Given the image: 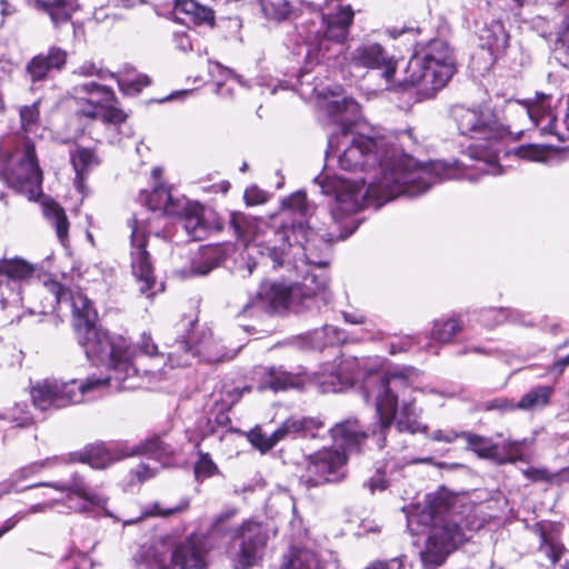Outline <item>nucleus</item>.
I'll list each match as a JSON object with an SVG mask.
<instances>
[{"label": "nucleus", "mask_w": 569, "mask_h": 569, "mask_svg": "<svg viewBox=\"0 0 569 569\" xmlns=\"http://www.w3.org/2000/svg\"><path fill=\"white\" fill-rule=\"evenodd\" d=\"M237 536L241 543L237 552L231 556L234 569H248L261 558L267 536L258 522L247 521L238 530Z\"/></svg>", "instance_id": "20"}, {"label": "nucleus", "mask_w": 569, "mask_h": 569, "mask_svg": "<svg viewBox=\"0 0 569 569\" xmlns=\"http://www.w3.org/2000/svg\"><path fill=\"white\" fill-rule=\"evenodd\" d=\"M211 249H204L201 252L202 262L197 263L193 262L191 266V272L192 274L197 276H204L209 273L213 268L218 266V260L213 257Z\"/></svg>", "instance_id": "56"}, {"label": "nucleus", "mask_w": 569, "mask_h": 569, "mask_svg": "<svg viewBox=\"0 0 569 569\" xmlns=\"http://www.w3.org/2000/svg\"><path fill=\"white\" fill-rule=\"evenodd\" d=\"M345 339L343 333L333 326H323L310 333V343L313 349H322L338 345Z\"/></svg>", "instance_id": "41"}, {"label": "nucleus", "mask_w": 569, "mask_h": 569, "mask_svg": "<svg viewBox=\"0 0 569 569\" xmlns=\"http://www.w3.org/2000/svg\"><path fill=\"white\" fill-rule=\"evenodd\" d=\"M406 557H396L388 561H377L368 566L366 569H406Z\"/></svg>", "instance_id": "62"}, {"label": "nucleus", "mask_w": 569, "mask_h": 569, "mask_svg": "<svg viewBox=\"0 0 569 569\" xmlns=\"http://www.w3.org/2000/svg\"><path fill=\"white\" fill-rule=\"evenodd\" d=\"M230 223L233 227L234 232L237 233V236L239 238H242L243 240H248V241H253L257 243L258 247L263 246V242L259 240L258 234H253L252 237H250L248 234L249 231L247 229H244L243 226L246 224L249 227L251 222H249L243 214L232 213Z\"/></svg>", "instance_id": "50"}, {"label": "nucleus", "mask_w": 569, "mask_h": 569, "mask_svg": "<svg viewBox=\"0 0 569 569\" xmlns=\"http://www.w3.org/2000/svg\"><path fill=\"white\" fill-rule=\"evenodd\" d=\"M333 99L323 103L328 114L338 122L337 131L328 139L326 158L337 159L339 168L345 171H361L355 180L338 176H318L315 183L322 194L333 196L332 219L340 214L357 212L366 197L379 201H390L399 196L418 197L427 192L435 183L457 179L462 176L472 178L460 168V162L449 164L443 161L422 163L403 151L405 147L417 144L411 129L397 136L401 150L395 148L386 137L365 134L352 122L360 112L358 102L330 91ZM475 164L461 162L463 168H475L480 173L498 176L502 168L497 161L496 152H478L470 149Z\"/></svg>", "instance_id": "1"}, {"label": "nucleus", "mask_w": 569, "mask_h": 569, "mask_svg": "<svg viewBox=\"0 0 569 569\" xmlns=\"http://www.w3.org/2000/svg\"><path fill=\"white\" fill-rule=\"evenodd\" d=\"M533 532L539 537V551H541L553 566L559 569H569L568 550L565 548L559 537V529L552 522H537Z\"/></svg>", "instance_id": "23"}, {"label": "nucleus", "mask_w": 569, "mask_h": 569, "mask_svg": "<svg viewBox=\"0 0 569 569\" xmlns=\"http://www.w3.org/2000/svg\"><path fill=\"white\" fill-rule=\"evenodd\" d=\"M526 478L532 481H556V475L551 476L549 475L547 469L541 468H528L522 471Z\"/></svg>", "instance_id": "60"}, {"label": "nucleus", "mask_w": 569, "mask_h": 569, "mask_svg": "<svg viewBox=\"0 0 569 569\" xmlns=\"http://www.w3.org/2000/svg\"><path fill=\"white\" fill-rule=\"evenodd\" d=\"M42 212L48 222L54 228L59 241L66 246L70 223L64 209L54 200L47 199L42 202Z\"/></svg>", "instance_id": "31"}, {"label": "nucleus", "mask_w": 569, "mask_h": 569, "mask_svg": "<svg viewBox=\"0 0 569 569\" xmlns=\"http://www.w3.org/2000/svg\"><path fill=\"white\" fill-rule=\"evenodd\" d=\"M219 471L217 465L207 452L198 451V460L194 463V475L197 480L207 479Z\"/></svg>", "instance_id": "47"}, {"label": "nucleus", "mask_w": 569, "mask_h": 569, "mask_svg": "<svg viewBox=\"0 0 569 569\" xmlns=\"http://www.w3.org/2000/svg\"><path fill=\"white\" fill-rule=\"evenodd\" d=\"M419 376L412 367L367 370L365 360L341 357L322 365L315 381L322 392H339L361 381L363 399L376 407L372 432L379 435V445L385 447L393 423L399 432L418 433L428 429L419 421L420 412L410 397Z\"/></svg>", "instance_id": "2"}, {"label": "nucleus", "mask_w": 569, "mask_h": 569, "mask_svg": "<svg viewBox=\"0 0 569 569\" xmlns=\"http://www.w3.org/2000/svg\"><path fill=\"white\" fill-rule=\"evenodd\" d=\"M131 270L136 281L139 283V291L147 298H151L158 291L157 280L149 252L147 251L148 236L146 230L138 224L136 219L131 221Z\"/></svg>", "instance_id": "18"}, {"label": "nucleus", "mask_w": 569, "mask_h": 569, "mask_svg": "<svg viewBox=\"0 0 569 569\" xmlns=\"http://www.w3.org/2000/svg\"><path fill=\"white\" fill-rule=\"evenodd\" d=\"M461 438L467 441V449L478 457L497 461L498 446L491 439L471 432L462 431Z\"/></svg>", "instance_id": "38"}, {"label": "nucleus", "mask_w": 569, "mask_h": 569, "mask_svg": "<svg viewBox=\"0 0 569 569\" xmlns=\"http://www.w3.org/2000/svg\"><path fill=\"white\" fill-rule=\"evenodd\" d=\"M144 452L152 456L154 459L162 462V465H167L169 458L177 452V448L167 443L164 439L160 437H156L149 440L144 445Z\"/></svg>", "instance_id": "45"}, {"label": "nucleus", "mask_w": 569, "mask_h": 569, "mask_svg": "<svg viewBox=\"0 0 569 569\" xmlns=\"http://www.w3.org/2000/svg\"><path fill=\"white\" fill-rule=\"evenodd\" d=\"M171 556V545L163 539H158L140 546L133 555V560L136 569H170Z\"/></svg>", "instance_id": "24"}, {"label": "nucleus", "mask_w": 569, "mask_h": 569, "mask_svg": "<svg viewBox=\"0 0 569 569\" xmlns=\"http://www.w3.org/2000/svg\"><path fill=\"white\" fill-rule=\"evenodd\" d=\"M71 163L76 171L74 184L79 192H83L84 178L88 172L99 164V159L93 150L83 147H77L70 153Z\"/></svg>", "instance_id": "30"}, {"label": "nucleus", "mask_w": 569, "mask_h": 569, "mask_svg": "<svg viewBox=\"0 0 569 569\" xmlns=\"http://www.w3.org/2000/svg\"><path fill=\"white\" fill-rule=\"evenodd\" d=\"M237 510L231 508L221 512L214 519L208 535H191L174 550H172V565L181 569H202L206 567V555L212 548L210 540L216 536H226L230 532L226 522L230 520Z\"/></svg>", "instance_id": "15"}, {"label": "nucleus", "mask_w": 569, "mask_h": 569, "mask_svg": "<svg viewBox=\"0 0 569 569\" xmlns=\"http://www.w3.org/2000/svg\"><path fill=\"white\" fill-rule=\"evenodd\" d=\"M228 411L229 410H222L221 408H214V405L212 403V409L208 417L209 433L217 432L216 427L227 428L231 423Z\"/></svg>", "instance_id": "54"}, {"label": "nucleus", "mask_w": 569, "mask_h": 569, "mask_svg": "<svg viewBox=\"0 0 569 569\" xmlns=\"http://www.w3.org/2000/svg\"><path fill=\"white\" fill-rule=\"evenodd\" d=\"M244 201L248 206H257L267 201L268 194L256 186L249 187L244 191Z\"/></svg>", "instance_id": "58"}, {"label": "nucleus", "mask_w": 569, "mask_h": 569, "mask_svg": "<svg viewBox=\"0 0 569 569\" xmlns=\"http://www.w3.org/2000/svg\"><path fill=\"white\" fill-rule=\"evenodd\" d=\"M106 103L104 101L99 98L97 101L93 100H87L84 104L81 107L80 112L88 117V118H99L100 117V110L102 108V104Z\"/></svg>", "instance_id": "63"}, {"label": "nucleus", "mask_w": 569, "mask_h": 569, "mask_svg": "<svg viewBox=\"0 0 569 569\" xmlns=\"http://www.w3.org/2000/svg\"><path fill=\"white\" fill-rule=\"evenodd\" d=\"M36 271V267L27 260L14 257V258H1L0 259V286L6 279L7 286L12 284L10 297L1 298L2 309L8 307L19 308L22 303L21 297V283L29 281Z\"/></svg>", "instance_id": "19"}, {"label": "nucleus", "mask_w": 569, "mask_h": 569, "mask_svg": "<svg viewBox=\"0 0 569 569\" xmlns=\"http://www.w3.org/2000/svg\"><path fill=\"white\" fill-rule=\"evenodd\" d=\"M119 89L127 96H137L141 90L150 84L147 74L137 73L133 69H126L120 76L114 78Z\"/></svg>", "instance_id": "39"}, {"label": "nucleus", "mask_w": 569, "mask_h": 569, "mask_svg": "<svg viewBox=\"0 0 569 569\" xmlns=\"http://www.w3.org/2000/svg\"><path fill=\"white\" fill-rule=\"evenodd\" d=\"M39 104L40 100L34 101L30 106H23L20 108L21 128L24 132H33L39 128Z\"/></svg>", "instance_id": "46"}, {"label": "nucleus", "mask_w": 569, "mask_h": 569, "mask_svg": "<svg viewBox=\"0 0 569 569\" xmlns=\"http://www.w3.org/2000/svg\"><path fill=\"white\" fill-rule=\"evenodd\" d=\"M41 288L51 295L48 306L40 312L47 313L62 302H69L72 309V322L76 338L86 357L96 366H103L112 372L117 382L126 380L121 388H139L142 376L134 362L136 350L121 335L110 333L97 325L98 312L91 300L81 291H72L62 283L48 279Z\"/></svg>", "instance_id": "3"}, {"label": "nucleus", "mask_w": 569, "mask_h": 569, "mask_svg": "<svg viewBox=\"0 0 569 569\" xmlns=\"http://www.w3.org/2000/svg\"><path fill=\"white\" fill-rule=\"evenodd\" d=\"M190 501L188 498L181 499V501L173 507H163L160 502H152L149 505H146L141 508V515L138 518L144 519L149 517H159V518H168L172 515L182 512L189 508Z\"/></svg>", "instance_id": "42"}, {"label": "nucleus", "mask_w": 569, "mask_h": 569, "mask_svg": "<svg viewBox=\"0 0 569 569\" xmlns=\"http://www.w3.org/2000/svg\"><path fill=\"white\" fill-rule=\"evenodd\" d=\"M319 19L305 21L297 27L298 38L306 47L301 78L309 72V66L319 64L331 56L333 44L341 46L348 40L355 11L343 0H326Z\"/></svg>", "instance_id": "6"}, {"label": "nucleus", "mask_w": 569, "mask_h": 569, "mask_svg": "<svg viewBox=\"0 0 569 569\" xmlns=\"http://www.w3.org/2000/svg\"><path fill=\"white\" fill-rule=\"evenodd\" d=\"M515 154L530 161L545 162L547 160V149L537 144L520 146L515 149Z\"/></svg>", "instance_id": "51"}, {"label": "nucleus", "mask_w": 569, "mask_h": 569, "mask_svg": "<svg viewBox=\"0 0 569 569\" xmlns=\"http://www.w3.org/2000/svg\"><path fill=\"white\" fill-rule=\"evenodd\" d=\"M250 442L253 447L259 449L261 452H267L272 449L280 440L271 435L263 433L260 429L252 430L249 435Z\"/></svg>", "instance_id": "52"}, {"label": "nucleus", "mask_w": 569, "mask_h": 569, "mask_svg": "<svg viewBox=\"0 0 569 569\" xmlns=\"http://www.w3.org/2000/svg\"><path fill=\"white\" fill-rule=\"evenodd\" d=\"M557 43L569 50V16H566L561 22L557 36Z\"/></svg>", "instance_id": "64"}, {"label": "nucleus", "mask_w": 569, "mask_h": 569, "mask_svg": "<svg viewBox=\"0 0 569 569\" xmlns=\"http://www.w3.org/2000/svg\"><path fill=\"white\" fill-rule=\"evenodd\" d=\"M349 457L335 446L323 447L306 458L299 482L306 489L338 483L347 477Z\"/></svg>", "instance_id": "13"}, {"label": "nucleus", "mask_w": 569, "mask_h": 569, "mask_svg": "<svg viewBox=\"0 0 569 569\" xmlns=\"http://www.w3.org/2000/svg\"><path fill=\"white\" fill-rule=\"evenodd\" d=\"M456 73V59L450 44L432 39L417 48L410 58L401 88H415L418 100L433 98Z\"/></svg>", "instance_id": "9"}, {"label": "nucleus", "mask_w": 569, "mask_h": 569, "mask_svg": "<svg viewBox=\"0 0 569 569\" xmlns=\"http://www.w3.org/2000/svg\"><path fill=\"white\" fill-rule=\"evenodd\" d=\"M300 379L298 376L283 370L282 367H270L264 368L260 375L259 390L280 391L298 387Z\"/></svg>", "instance_id": "29"}, {"label": "nucleus", "mask_w": 569, "mask_h": 569, "mask_svg": "<svg viewBox=\"0 0 569 569\" xmlns=\"http://www.w3.org/2000/svg\"><path fill=\"white\" fill-rule=\"evenodd\" d=\"M39 486L54 488L56 490L64 493V499H51L30 506L27 512H17L14 516L7 519L0 527V538L13 529L27 515L46 512L53 509L59 503H63L69 510L74 512H90L96 508L104 509L108 500L106 496L91 487L78 472L73 473L71 478L64 482L36 483L26 487V489Z\"/></svg>", "instance_id": "11"}, {"label": "nucleus", "mask_w": 569, "mask_h": 569, "mask_svg": "<svg viewBox=\"0 0 569 569\" xmlns=\"http://www.w3.org/2000/svg\"><path fill=\"white\" fill-rule=\"evenodd\" d=\"M74 92L88 93L90 96L97 94L104 102H113L116 100V96L112 89L106 86L98 84L93 81L74 87Z\"/></svg>", "instance_id": "49"}, {"label": "nucleus", "mask_w": 569, "mask_h": 569, "mask_svg": "<svg viewBox=\"0 0 569 569\" xmlns=\"http://www.w3.org/2000/svg\"><path fill=\"white\" fill-rule=\"evenodd\" d=\"M186 199H174L170 191L164 187H156L148 196V207L156 211L160 210L168 216H178L181 213V207Z\"/></svg>", "instance_id": "35"}, {"label": "nucleus", "mask_w": 569, "mask_h": 569, "mask_svg": "<svg viewBox=\"0 0 569 569\" xmlns=\"http://www.w3.org/2000/svg\"><path fill=\"white\" fill-rule=\"evenodd\" d=\"M138 348L141 351V353L148 357H156L159 355L158 346L154 343L150 333L147 332H143L141 335Z\"/></svg>", "instance_id": "59"}, {"label": "nucleus", "mask_w": 569, "mask_h": 569, "mask_svg": "<svg viewBox=\"0 0 569 569\" xmlns=\"http://www.w3.org/2000/svg\"><path fill=\"white\" fill-rule=\"evenodd\" d=\"M197 357L206 362H219L226 358V351L210 329L193 326L191 332L178 340L176 349L169 352L167 366L186 367Z\"/></svg>", "instance_id": "14"}, {"label": "nucleus", "mask_w": 569, "mask_h": 569, "mask_svg": "<svg viewBox=\"0 0 569 569\" xmlns=\"http://www.w3.org/2000/svg\"><path fill=\"white\" fill-rule=\"evenodd\" d=\"M264 17L277 22L284 21L292 14L288 0H259Z\"/></svg>", "instance_id": "43"}, {"label": "nucleus", "mask_w": 569, "mask_h": 569, "mask_svg": "<svg viewBox=\"0 0 569 569\" xmlns=\"http://www.w3.org/2000/svg\"><path fill=\"white\" fill-rule=\"evenodd\" d=\"M77 460L88 463L94 469H104L119 459L104 443L89 445L76 453Z\"/></svg>", "instance_id": "32"}, {"label": "nucleus", "mask_w": 569, "mask_h": 569, "mask_svg": "<svg viewBox=\"0 0 569 569\" xmlns=\"http://www.w3.org/2000/svg\"><path fill=\"white\" fill-rule=\"evenodd\" d=\"M318 299L325 305L330 301V292L327 291V277L323 273H306L301 282L290 287L263 281L256 296L249 299L238 317L258 318L266 312L286 308L300 311L305 308L309 309Z\"/></svg>", "instance_id": "7"}, {"label": "nucleus", "mask_w": 569, "mask_h": 569, "mask_svg": "<svg viewBox=\"0 0 569 569\" xmlns=\"http://www.w3.org/2000/svg\"><path fill=\"white\" fill-rule=\"evenodd\" d=\"M34 7L46 12L54 27H59L71 20L79 4L78 0H34Z\"/></svg>", "instance_id": "28"}, {"label": "nucleus", "mask_w": 569, "mask_h": 569, "mask_svg": "<svg viewBox=\"0 0 569 569\" xmlns=\"http://www.w3.org/2000/svg\"><path fill=\"white\" fill-rule=\"evenodd\" d=\"M178 216L190 239L196 241L203 240L211 232L221 229L217 213L199 203H191L184 200L181 213Z\"/></svg>", "instance_id": "21"}, {"label": "nucleus", "mask_w": 569, "mask_h": 569, "mask_svg": "<svg viewBox=\"0 0 569 569\" xmlns=\"http://www.w3.org/2000/svg\"><path fill=\"white\" fill-rule=\"evenodd\" d=\"M480 40L482 48H486L492 57H496L506 50L509 36L501 22L492 21L481 31Z\"/></svg>", "instance_id": "33"}, {"label": "nucleus", "mask_w": 569, "mask_h": 569, "mask_svg": "<svg viewBox=\"0 0 569 569\" xmlns=\"http://www.w3.org/2000/svg\"><path fill=\"white\" fill-rule=\"evenodd\" d=\"M472 507L446 489L427 496L425 506L407 513V527L412 536L427 533L420 558L426 569H436L463 543L467 531L475 528Z\"/></svg>", "instance_id": "4"}, {"label": "nucleus", "mask_w": 569, "mask_h": 569, "mask_svg": "<svg viewBox=\"0 0 569 569\" xmlns=\"http://www.w3.org/2000/svg\"><path fill=\"white\" fill-rule=\"evenodd\" d=\"M281 569H322L318 555L308 548H291Z\"/></svg>", "instance_id": "36"}, {"label": "nucleus", "mask_w": 569, "mask_h": 569, "mask_svg": "<svg viewBox=\"0 0 569 569\" xmlns=\"http://www.w3.org/2000/svg\"><path fill=\"white\" fill-rule=\"evenodd\" d=\"M99 118L106 123L117 126V124L123 123L127 120L128 116L123 110H121L114 106H109L108 103H103L102 108L100 110Z\"/></svg>", "instance_id": "55"}, {"label": "nucleus", "mask_w": 569, "mask_h": 569, "mask_svg": "<svg viewBox=\"0 0 569 569\" xmlns=\"http://www.w3.org/2000/svg\"><path fill=\"white\" fill-rule=\"evenodd\" d=\"M456 73V59L450 44L432 39L417 48L410 58L401 88H415L418 100L433 98Z\"/></svg>", "instance_id": "8"}, {"label": "nucleus", "mask_w": 569, "mask_h": 569, "mask_svg": "<svg viewBox=\"0 0 569 569\" xmlns=\"http://www.w3.org/2000/svg\"><path fill=\"white\" fill-rule=\"evenodd\" d=\"M119 386L128 385L126 380H119ZM128 391L136 388H120L112 379V372L109 371L106 377L90 376L84 380L71 379L62 381L59 379H44L32 386L30 390L33 406L41 410H58L72 405L80 403L94 392L104 390Z\"/></svg>", "instance_id": "10"}, {"label": "nucleus", "mask_w": 569, "mask_h": 569, "mask_svg": "<svg viewBox=\"0 0 569 569\" xmlns=\"http://www.w3.org/2000/svg\"><path fill=\"white\" fill-rule=\"evenodd\" d=\"M462 431L458 432L452 429L442 430L438 429L435 430L429 438L433 441L438 442H445V443H452L456 439L461 438Z\"/></svg>", "instance_id": "61"}, {"label": "nucleus", "mask_w": 569, "mask_h": 569, "mask_svg": "<svg viewBox=\"0 0 569 569\" xmlns=\"http://www.w3.org/2000/svg\"><path fill=\"white\" fill-rule=\"evenodd\" d=\"M283 208L292 214L297 213L301 218H306L310 213V206L303 192H296L288 199L283 200Z\"/></svg>", "instance_id": "48"}, {"label": "nucleus", "mask_w": 569, "mask_h": 569, "mask_svg": "<svg viewBox=\"0 0 569 569\" xmlns=\"http://www.w3.org/2000/svg\"><path fill=\"white\" fill-rule=\"evenodd\" d=\"M529 443L526 439L519 441L507 440L501 447L498 446L497 465L529 461Z\"/></svg>", "instance_id": "37"}, {"label": "nucleus", "mask_w": 569, "mask_h": 569, "mask_svg": "<svg viewBox=\"0 0 569 569\" xmlns=\"http://www.w3.org/2000/svg\"><path fill=\"white\" fill-rule=\"evenodd\" d=\"M370 433L375 435L372 429H368L353 416L336 422L329 429V436L333 446L340 451H345L348 457L350 453L361 450Z\"/></svg>", "instance_id": "22"}, {"label": "nucleus", "mask_w": 569, "mask_h": 569, "mask_svg": "<svg viewBox=\"0 0 569 569\" xmlns=\"http://www.w3.org/2000/svg\"><path fill=\"white\" fill-rule=\"evenodd\" d=\"M74 73L83 77H97L99 79L116 78V73L98 67L92 61H84L74 70Z\"/></svg>", "instance_id": "53"}, {"label": "nucleus", "mask_w": 569, "mask_h": 569, "mask_svg": "<svg viewBox=\"0 0 569 569\" xmlns=\"http://www.w3.org/2000/svg\"><path fill=\"white\" fill-rule=\"evenodd\" d=\"M250 391L251 387L248 385L238 386L234 382H223L219 389L212 392L211 400L214 408L230 410L240 401L244 393H249Z\"/></svg>", "instance_id": "34"}, {"label": "nucleus", "mask_w": 569, "mask_h": 569, "mask_svg": "<svg viewBox=\"0 0 569 569\" xmlns=\"http://www.w3.org/2000/svg\"><path fill=\"white\" fill-rule=\"evenodd\" d=\"M451 114L462 136L481 140H497L506 133L497 113L489 107L456 106L452 108Z\"/></svg>", "instance_id": "16"}, {"label": "nucleus", "mask_w": 569, "mask_h": 569, "mask_svg": "<svg viewBox=\"0 0 569 569\" xmlns=\"http://www.w3.org/2000/svg\"><path fill=\"white\" fill-rule=\"evenodd\" d=\"M174 19L181 23L208 24L213 26L214 13L204 6L194 0H176L173 7Z\"/></svg>", "instance_id": "27"}, {"label": "nucleus", "mask_w": 569, "mask_h": 569, "mask_svg": "<svg viewBox=\"0 0 569 569\" xmlns=\"http://www.w3.org/2000/svg\"><path fill=\"white\" fill-rule=\"evenodd\" d=\"M66 50L52 46L46 53L34 56L26 66V72L32 82L42 81L50 72L60 71L67 63Z\"/></svg>", "instance_id": "25"}, {"label": "nucleus", "mask_w": 569, "mask_h": 569, "mask_svg": "<svg viewBox=\"0 0 569 569\" xmlns=\"http://www.w3.org/2000/svg\"><path fill=\"white\" fill-rule=\"evenodd\" d=\"M553 389L548 386H538L525 393L517 403L518 409L535 410L548 405Z\"/></svg>", "instance_id": "40"}, {"label": "nucleus", "mask_w": 569, "mask_h": 569, "mask_svg": "<svg viewBox=\"0 0 569 569\" xmlns=\"http://www.w3.org/2000/svg\"><path fill=\"white\" fill-rule=\"evenodd\" d=\"M0 179L8 187L36 200L41 194L42 171L38 164L34 146L22 138L17 148L8 156L7 167L0 171Z\"/></svg>", "instance_id": "12"}, {"label": "nucleus", "mask_w": 569, "mask_h": 569, "mask_svg": "<svg viewBox=\"0 0 569 569\" xmlns=\"http://www.w3.org/2000/svg\"><path fill=\"white\" fill-rule=\"evenodd\" d=\"M345 60L351 68L381 70L389 89L396 88L398 84L395 79L397 59L377 41L369 38L362 39L353 49L347 51Z\"/></svg>", "instance_id": "17"}, {"label": "nucleus", "mask_w": 569, "mask_h": 569, "mask_svg": "<svg viewBox=\"0 0 569 569\" xmlns=\"http://www.w3.org/2000/svg\"><path fill=\"white\" fill-rule=\"evenodd\" d=\"M461 330L460 318L437 320L432 329L433 339L440 342L450 341Z\"/></svg>", "instance_id": "44"}, {"label": "nucleus", "mask_w": 569, "mask_h": 569, "mask_svg": "<svg viewBox=\"0 0 569 569\" xmlns=\"http://www.w3.org/2000/svg\"><path fill=\"white\" fill-rule=\"evenodd\" d=\"M323 427V422L311 417H290L273 431V437L280 441L298 436L316 437V432Z\"/></svg>", "instance_id": "26"}, {"label": "nucleus", "mask_w": 569, "mask_h": 569, "mask_svg": "<svg viewBox=\"0 0 569 569\" xmlns=\"http://www.w3.org/2000/svg\"><path fill=\"white\" fill-rule=\"evenodd\" d=\"M506 316L503 309H488L480 315L482 323L487 327H493L503 322Z\"/></svg>", "instance_id": "57"}, {"label": "nucleus", "mask_w": 569, "mask_h": 569, "mask_svg": "<svg viewBox=\"0 0 569 569\" xmlns=\"http://www.w3.org/2000/svg\"><path fill=\"white\" fill-rule=\"evenodd\" d=\"M264 233L269 237L264 249L272 261L273 268L292 266L299 276L321 274L327 278L325 268L328 266L330 242L307 227L303 221L292 223L290 227L281 226L274 229L264 226Z\"/></svg>", "instance_id": "5"}]
</instances>
